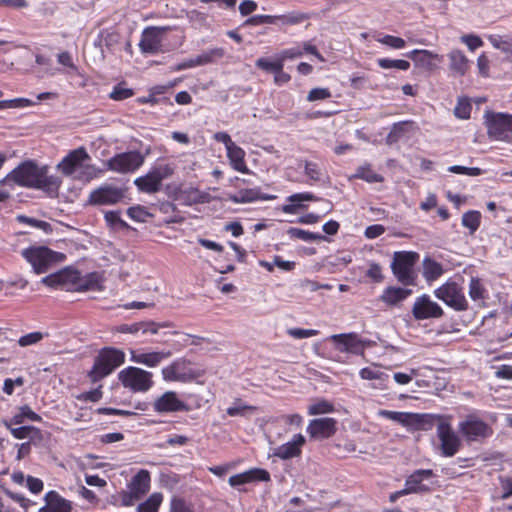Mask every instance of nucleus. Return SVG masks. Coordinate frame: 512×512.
I'll return each mask as SVG.
<instances>
[{
	"label": "nucleus",
	"mask_w": 512,
	"mask_h": 512,
	"mask_svg": "<svg viewBox=\"0 0 512 512\" xmlns=\"http://www.w3.org/2000/svg\"><path fill=\"white\" fill-rule=\"evenodd\" d=\"M61 183L60 177L48 174L47 166H38L33 161H24L0 180L1 186L17 185L40 189L49 194L57 193Z\"/></svg>",
	"instance_id": "f257e3e1"
},
{
	"label": "nucleus",
	"mask_w": 512,
	"mask_h": 512,
	"mask_svg": "<svg viewBox=\"0 0 512 512\" xmlns=\"http://www.w3.org/2000/svg\"><path fill=\"white\" fill-rule=\"evenodd\" d=\"M91 157L84 147L70 151L57 165L66 176H74L78 180L90 181L101 174V170L90 163Z\"/></svg>",
	"instance_id": "f03ea898"
},
{
	"label": "nucleus",
	"mask_w": 512,
	"mask_h": 512,
	"mask_svg": "<svg viewBox=\"0 0 512 512\" xmlns=\"http://www.w3.org/2000/svg\"><path fill=\"white\" fill-rule=\"evenodd\" d=\"M458 432L467 443L482 444L493 436L494 429L478 412H472L458 423Z\"/></svg>",
	"instance_id": "7ed1b4c3"
},
{
	"label": "nucleus",
	"mask_w": 512,
	"mask_h": 512,
	"mask_svg": "<svg viewBox=\"0 0 512 512\" xmlns=\"http://www.w3.org/2000/svg\"><path fill=\"white\" fill-rule=\"evenodd\" d=\"M419 258V253L415 251L394 252L391 270L397 281L403 286L408 287L417 284L418 274L415 265Z\"/></svg>",
	"instance_id": "20e7f679"
},
{
	"label": "nucleus",
	"mask_w": 512,
	"mask_h": 512,
	"mask_svg": "<svg viewBox=\"0 0 512 512\" xmlns=\"http://www.w3.org/2000/svg\"><path fill=\"white\" fill-rule=\"evenodd\" d=\"M174 171L173 163H156L145 175L137 177L134 184L140 192L154 194L161 190L162 182L171 177Z\"/></svg>",
	"instance_id": "39448f33"
},
{
	"label": "nucleus",
	"mask_w": 512,
	"mask_h": 512,
	"mask_svg": "<svg viewBox=\"0 0 512 512\" xmlns=\"http://www.w3.org/2000/svg\"><path fill=\"white\" fill-rule=\"evenodd\" d=\"M21 256L32 266L34 273H46L54 264L61 262L64 255L45 246H31L21 251Z\"/></svg>",
	"instance_id": "423d86ee"
},
{
	"label": "nucleus",
	"mask_w": 512,
	"mask_h": 512,
	"mask_svg": "<svg viewBox=\"0 0 512 512\" xmlns=\"http://www.w3.org/2000/svg\"><path fill=\"white\" fill-rule=\"evenodd\" d=\"M125 354L115 348H104L96 357L94 365L89 372L93 382H97L112 373L117 367L124 363Z\"/></svg>",
	"instance_id": "0eeeda50"
},
{
	"label": "nucleus",
	"mask_w": 512,
	"mask_h": 512,
	"mask_svg": "<svg viewBox=\"0 0 512 512\" xmlns=\"http://www.w3.org/2000/svg\"><path fill=\"white\" fill-rule=\"evenodd\" d=\"M435 296L455 311L462 312L469 309V303L464 294L463 287L455 281H446L434 291Z\"/></svg>",
	"instance_id": "6e6552de"
},
{
	"label": "nucleus",
	"mask_w": 512,
	"mask_h": 512,
	"mask_svg": "<svg viewBox=\"0 0 512 512\" xmlns=\"http://www.w3.org/2000/svg\"><path fill=\"white\" fill-rule=\"evenodd\" d=\"M152 373L138 367H127L119 372L118 378L125 388L133 392H146L152 385Z\"/></svg>",
	"instance_id": "1a4fd4ad"
},
{
	"label": "nucleus",
	"mask_w": 512,
	"mask_h": 512,
	"mask_svg": "<svg viewBox=\"0 0 512 512\" xmlns=\"http://www.w3.org/2000/svg\"><path fill=\"white\" fill-rule=\"evenodd\" d=\"M487 133L497 141H512V114L491 112L486 116Z\"/></svg>",
	"instance_id": "9d476101"
},
{
	"label": "nucleus",
	"mask_w": 512,
	"mask_h": 512,
	"mask_svg": "<svg viewBox=\"0 0 512 512\" xmlns=\"http://www.w3.org/2000/svg\"><path fill=\"white\" fill-rule=\"evenodd\" d=\"M450 422L451 416H448L437 424V436L440 440L441 454L444 457H453L462 446L461 439L452 429Z\"/></svg>",
	"instance_id": "9b49d317"
},
{
	"label": "nucleus",
	"mask_w": 512,
	"mask_h": 512,
	"mask_svg": "<svg viewBox=\"0 0 512 512\" xmlns=\"http://www.w3.org/2000/svg\"><path fill=\"white\" fill-rule=\"evenodd\" d=\"M144 163V156L139 151H129L116 154L106 161L108 170L116 173H132Z\"/></svg>",
	"instance_id": "f8f14e48"
},
{
	"label": "nucleus",
	"mask_w": 512,
	"mask_h": 512,
	"mask_svg": "<svg viewBox=\"0 0 512 512\" xmlns=\"http://www.w3.org/2000/svg\"><path fill=\"white\" fill-rule=\"evenodd\" d=\"M337 420L331 417L315 418L309 421L306 433L310 440L323 441L333 437L337 432Z\"/></svg>",
	"instance_id": "ddd939ff"
},
{
	"label": "nucleus",
	"mask_w": 512,
	"mask_h": 512,
	"mask_svg": "<svg viewBox=\"0 0 512 512\" xmlns=\"http://www.w3.org/2000/svg\"><path fill=\"white\" fill-rule=\"evenodd\" d=\"M125 195L126 189L104 184L90 193L89 202L93 205H115L120 203Z\"/></svg>",
	"instance_id": "4468645a"
},
{
	"label": "nucleus",
	"mask_w": 512,
	"mask_h": 512,
	"mask_svg": "<svg viewBox=\"0 0 512 512\" xmlns=\"http://www.w3.org/2000/svg\"><path fill=\"white\" fill-rule=\"evenodd\" d=\"M412 314L416 320L437 319L444 315V311L429 295L423 294L415 299Z\"/></svg>",
	"instance_id": "2eb2a0df"
},
{
	"label": "nucleus",
	"mask_w": 512,
	"mask_h": 512,
	"mask_svg": "<svg viewBox=\"0 0 512 512\" xmlns=\"http://www.w3.org/2000/svg\"><path fill=\"white\" fill-rule=\"evenodd\" d=\"M170 28L167 26L163 27H147L143 30L141 40L139 42V48L142 53L155 54L160 50L163 35Z\"/></svg>",
	"instance_id": "dca6fc26"
},
{
	"label": "nucleus",
	"mask_w": 512,
	"mask_h": 512,
	"mask_svg": "<svg viewBox=\"0 0 512 512\" xmlns=\"http://www.w3.org/2000/svg\"><path fill=\"white\" fill-rule=\"evenodd\" d=\"M330 339L335 347L341 352L361 354L365 348V342L357 333L335 334L332 335Z\"/></svg>",
	"instance_id": "f3484780"
},
{
	"label": "nucleus",
	"mask_w": 512,
	"mask_h": 512,
	"mask_svg": "<svg viewBox=\"0 0 512 512\" xmlns=\"http://www.w3.org/2000/svg\"><path fill=\"white\" fill-rule=\"evenodd\" d=\"M153 408L158 413H172L188 410L186 403L179 399L176 392L173 391H167L157 398L153 404Z\"/></svg>",
	"instance_id": "a211bd4d"
},
{
	"label": "nucleus",
	"mask_w": 512,
	"mask_h": 512,
	"mask_svg": "<svg viewBox=\"0 0 512 512\" xmlns=\"http://www.w3.org/2000/svg\"><path fill=\"white\" fill-rule=\"evenodd\" d=\"M434 476L431 469H418L410 474L405 480L404 489L408 494L426 493L430 491L429 486L423 484V481Z\"/></svg>",
	"instance_id": "6ab92c4d"
},
{
	"label": "nucleus",
	"mask_w": 512,
	"mask_h": 512,
	"mask_svg": "<svg viewBox=\"0 0 512 512\" xmlns=\"http://www.w3.org/2000/svg\"><path fill=\"white\" fill-rule=\"evenodd\" d=\"M132 362L142 364L148 367H156L163 360L169 358L171 353L169 351H151L144 352L139 350H131L130 351Z\"/></svg>",
	"instance_id": "aec40b11"
},
{
	"label": "nucleus",
	"mask_w": 512,
	"mask_h": 512,
	"mask_svg": "<svg viewBox=\"0 0 512 512\" xmlns=\"http://www.w3.org/2000/svg\"><path fill=\"white\" fill-rule=\"evenodd\" d=\"M409 419L407 425L413 427L415 430L428 431L435 425L437 426L441 420L446 419L448 416L435 415V414H412L408 415Z\"/></svg>",
	"instance_id": "412c9836"
},
{
	"label": "nucleus",
	"mask_w": 512,
	"mask_h": 512,
	"mask_svg": "<svg viewBox=\"0 0 512 512\" xmlns=\"http://www.w3.org/2000/svg\"><path fill=\"white\" fill-rule=\"evenodd\" d=\"M269 478V473L266 470L254 468L243 473L231 476L229 478V484L232 487H238L256 481H268Z\"/></svg>",
	"instance_id": "4be33fe9"
},
{
	"label": "nucleus",
	"mask_w": 512,
	"mask_h": 512,
	"mask_svg": "<svg viewBox=\"0 0 512 512\" xmlns=\"http://www.w3.org/2000/svg\"><path fill=\"white\" fill-rule=\"evenodd\" d=\"M45 501L46 505L38 512H70L72 509L71 503L55 491H49L45 495Z\"/></svg>",
	"instance_id": "5701e85b"
},
{
	"label": "nucleus",
	"mask_w": 512,
	"mask_h": 512,
	"mask_svg": "<svg viewBox=\"0 0 512 512\" xmlns=\"http://www.w3.org/2000/svg\"><path fill=\"white\" fill-rule=\"evenodd\" d=\"M412 294V290L404 287L389 286L380 295V300L387 306H395L406 300Z\"/></svg>",
	"instance_id": "b1692460"
},
{
	"label": "nucleus",
	"mask_w": 512,
	"mask_h": 512,
	"mask_svg": "<svg viewBox=\"0 0 512 512\" xmlns=\"http://www.w3.org/2000/svg\"><path fill=\"white\" fill-rule=\"evenodd\" d=\"M151 477L149 471L141 469L134 475L128 483L127 488L130 489L134 495L142 498L150 490Z\"/></svg>",
	"instance_id": "393cba45"
},
{
	"label": "nucleus",
	"mask_w": 512,
	"mask_h": 512,
	"mask_svg": "<svg viewBox=\"0 0 512 512\" xmlns=\"http://www.w3.org/2000/svg\"><path fill=\"white\" fill-rule=\"evenodd\" d=\"M120 35L114 29H102L94 40V46L98 47L104 57L105 48L112 51L119 44Z\"/></svg>",
	"instance_id": "a878e982"
},
{
	"label": "nucleus",
	"mask_w": 512,
	"mask_h": 512,
	"mask_svg": "<svg viewBox=\"0 0 512 512\" xmlns=\"http://www.w3.org/2000/svg\"><path fill=\"white\" fill-rule=\"evenodd\" d=\"M224 55V50L222 48H213L207 51H204L200 55L196 56L194 59H190L188 62L183 63L180 68H193L196 66L205 65L213 62L216 59L222 58Z\"/></svg>",
	"instance_id": "bb28decb"
},
{
	"label": "nucleus",
	"mask_w": 512,
	"mask_h": 512,
	"mask_svg": "<svg viewBox=\"0 0 512 512\" xmlns=\"http://www.w3.org/2000/svg\"><path fill=\"white\" fill-rule=\"evenodd\" d=\"M227 157L230 161L231 167L241 173H250L245 163V151L238 145H233L227 151Z\"/></svg>",
	"instance_id": "cd10ccee"
},
{
	"label": "nucleus",
	"mask_w": 512,
	"mask_h": 512,
	"mask_svg": "<svg viewBox=\"0 0 512 512\" xmlns=\"http://www.w3.org/2000/svg\"><path fill=\"white\" fill-rule=\"evenodd\" d=\"M468 294L474 302L485 303V301L489 298V292L485 284L478 277H471Z\"/></svg>",
	"instance_id": "c85d7f7f"
},
{
	"label": "nucleus",
	"mask_w": 512,
	"mask_h": 512,
	"mask_svg": "<svg viewBox=\"0 0 512 512\" xmlns=\"http://www.w3.org/2000/svg\"><path fill=\"white\" fill-rule=\"evenodd\" d=\"M443 273L444 269L441 263L430 257L423 259V277L427 282L436 281Z\"/></svg>",
	"instance_id": "c756f323"
},
{
	"label": "nucleus",
	"mask_w": 512,
	"mask_h": 512,
	"mask_svg": "<svg viewBox=\"0 0 512 512\" xmlns=\"http://www.w3.org/2000/svg\"><path fill=\"white\" fill-rule=\"evenodd\" d=\"M450 69L456 74L463 76L469 69V60L460 50H453L449 53Z\"/></svg>",
	"instance_id": "7c9ffc66"
},
{
	"label": "nucleus",
	"mask_w": 512,
	"mask_h": 512,
	"mask_svg": "<svg viewBox=\"0 0 512 512\" xmlns=\"http://www.w3.org/2000/svg\"><path fill=\"white\" fill-rule=\"evenodd\" d=\"M256 66L266 72L278 74L283 70L284 58H282V57L259 58L256 61ZM275 81L279 82L278 75L275 76Z\"/></svg>",
	"instance_id": "2f4dec72"
},
{
	"label": "nucleus",
	"mask_w": 512,
	"mask_h": 512,
	"mask_svg": "<svg viewBox=\"0 0 512 512\" xmlns=\"http://www.w3.org/2000/svg\"><path fill=\"white\" fill-rule=\"evenodd\" d=\"M228 199L233 203H249L259 199H269L261 195L260 190L256 188L241 189L235 194H230Z\"/></svg>",
	"instance_id": "473e14b6"
},
{
	"label": "nucleus",
	"mask_w": 512,
	"mask_h": 512,
	"mask_svg": "<svg viewBox=\"0 0 512 512\" xmlns=\"http://www.w3.org/2000/svg\"><path fill=\"white\" fill-rule=\"evenodd\" d=\"M3 425L10 431L16 439L33 438L40 435V430L34 426L11 427V422L3 420Z\"/></svg>",
	"instance_id": "72a5a7b5"
},
{
	"label": "nucleus",
	"mask_w": 512,
	"mask_h": 512,
	"mask_svg": "<svg viewBox=\"0 0 512 512\" xmlns=\"http://www.w3.org/2000/svg\"><path fill=\"white\" fill-rule=\"evenodd\" d=\"M163 499L162 493L154 492L144 502L138 504L136 512H158Z\"/></svg>",
	"instance_id": "f704fd0d"
},
{
	"label": "nucleus",
	"mask_w": 512,
	"mask_h": 512,
	"mask_svg": "<svg viewBox=\"0 0 512 512\" xmlns=\"http://www.w3.org/2000/svg\"><path fill=\"white\" fill-rule=\"evenodd\" d=\"M481 213L477 210H469L462 215L461 224L473 235L481 225Z\"/></svg>",
	"instance_id": "c9c22d12"
},
{
	"label": "nucleus",
	"mask_w": 512,
	"mask_h": 512,
	"mask_svg": "<svg viewBox=\"0 0 512 512\" xmlns=\"http://www.w3.org/2000/svg\"><path fill=\"white\" fill-rule=\"evenodd\" d=\"M355 179H361L368 183H378L383 181V177L376 173L370 164L359 166L353 175Z\"/></svg>",
	"instance_id": "e433bc0d"
},
{
	"label": "nucleus",
	"mask_w": 512,
	"mask_h": 512,
	"mask_svg": "<svg viewBox=\"0 0 512 512\" xmlns=\"http://www.w3.org/2000/svg\"><path fill=\"white\" fill-rule=\"evenodd\" d=\"M335 412V406L326 399H317L307 408L308 415H322Z\"/></svg>",
	"instance_id": "4c0bfd02"
},
{
	"label": "nucleus",
	"mask_w": 512,
	"mask_h": 512,
	"mask_svg": "<svg viewBox=\"0 0 512 512\" xmlns=\"http://www.w3.org/2000/svg\"><path fill=\"white\" fill-rule=\"evenodd\" d=\"M79 289L83 291L100 290L101 289V276L93 272L85 275L79 282Z\"/></svg>",
	"instance_id": "58836bf2"
},
{
	"label": "nucleus",
	"mask_w": 512,
	"mask_h": 512,
	"mask_svg": "<svg viewBox=\"0 0 512 512\" xmlns=\"http://www.w3.org/2000/svg\"><path fill=\"white\" fill-rule=\"evenodd\" d=\"M290 237L300 239L305 242L323 241L326 239L325 236L319 233L309 232L304 229L290 227Z\"/></svg>",
	"instance_id": "ea45409f"
},
{
	"label": "nucleus",
	"mask_w": 512,
	"mask_h": 512,
	"mask_svg": "<svg viewBox=\"0 0 512 512\" xmlns=\"http://www.w3.org/2000/svg\"><path fill=\"white\" fill-rule=\"evenodd\" d=\"M406 57L412 59L417 63L424 65H431L430 60L437 59L438 54H435L429 50L415 49L405 54Z\"/></svg>",
	"instance_id": "a19ab883"
},
{
	"label": "nucleus",
	"mask_w": 512,
	"mask_h": 512,
	"mask_svg": "<svg viewBox=\"0 0 512 512\" xmlns=\"http://www.w3.org/2000/svg\"><path fill=\"white\" fill-rule=\"evenodd\" d=\"M290 504L295 506H303L302 509L295 512H313L318 508L317 502L311 497L310 494H305L304 497H293L290 499Z\"/></svg>",
	"instance_id": "79ce46f5"
},
{
	"label": "nucleus",
	"mask_w": 512,
	"mask_h": 512,
	"mask_svg": "<svg viewBox=\"0 0 512 512\" xmlns=\"http://www.w3.org/2000/svg\"><path fill=\"white\" fill-rule=\"evenodd\" d=\"M377 64L382 69H399L403 71H407L410 68V63L407 60L403 59H389V58H379L377 59Z\"/></svg>",
	"instance_id": "37998d69"
},
{
	"label": "nucleus",
	"mask_w": 512,
	"mask_h": 512,
	"mask_svg": "<svg viewBox=\"0 0 512 512\" xmlns=\"http://www.w3.org/2000/svg\"><path fill=\"white\" fill-rule=\"evenodd\" d=\"M46 336H47L46 333H43L40 331L31 332V333L21 336L18 339V345L20 347H28V346L36 345L39 342H41Z\"/></svg>",
	"instance_id": "c03bdc74"
},
{
	"label": "nucleus",
	"mask_w": 512,
	"mask_h": 512,
	"mask_svg": "<svg viewBox=\"0 0 512 512\" xmlns=\"http://www.w3.org/2000/svg\"><path fill=\"white\" fill-rule=\"evenodd\" d=\"M105 221L108 226L113 229H127L128 224L120 217V213L118 211H108L105 213Z\"/></svg>",
	"instance_id": "a18cd8bd"
},
{
	"label": "nucleus",
	"mask_w": 512,
	"mask_h": 512,
	"mask_svg": "<svg viewBox=\"0 0 512 512\" xmlns=\"http://www.w3.org/2000/svg\"><path fill=\"white\" fill-rule=\"evenodd\" d=\"M259 265L267 269L269 272H274L278 268L281 272H288V261L283 260L279 256H275L272 262L260 260Z\"/></svg>",
	"instance_id": "49530a36"
},
{
	"label": "nucleus",
	"mask_w": 512,
	"mask_h": 512,
	"mask_svg": "<svg viewBox=\"0 0 512 512\" xmlns=\"http://www.w3.org/2000/svg\"><path fill=\"white\" fill-rule=\"evenodd\" d=\"M179 363L174 362L171 365H168L162 368V376L165 381H181L183 380V375L179 372Z\"/></svg>",
	"instance_id": "de8ad7c7"
},
{
	"label": "nucleus",
	"mask_w": 512,
	"mask_h": 512,
	"mask_svg": "<svg viewBox=\"0 0 512 512\" xmlns=\"http://www.w3.org/2000/svg\"><path fill=\"white\" fill-rule=\"evenodd\" d=\"M489 41L494 48L504 53L512 54V40L504 39L500 35H491Z\"/></svg>",
	"instance_id": "09e8293b"
},
{
	"label": "nucleus",
	"mask_w": 512,
	"mask_h": 512,
	"mask_svg": "<svg viewBox=\"0 0 512 512\" xmlns=\"http://www.w3.org/2000/svg\"><path fill=\"white\" fill-rule=\"evenodd\" d=\"M133 90L125 87L123 84H118L114 86L113 90L110 92L109 97L115 101H122L127 98L133 96Z\"/></svg>",
	"instance_id": "8fccbe9b"
},
{
	"label": "nucleus",
	"mask_w": 512,
	"mask_h": 512,
	"mask_svg": "<svg viewBox=\"0 0 512 512\" xmlns=\"http://www.w3.org/2000/svg\"><path fill=\"white\" fill-rule=\"evenodd\" d=\"M67 275L65 272L60 271L47 275L41 279V283L48 287H57L65 283Z\"/></svg>",
	"instance_id": "3c124183"
},
{
	"label": "nucleus",
	"mask_w": 512,
	"mask_h": 512,
	"mask_svg": "<svg viewBox=\"0 0 512 512\" xmlns=\"http://www.w3.org/2000/svg\"><path fill=\"white\" fill-rule=\"evenodd\" d=\"M253 407L246 405L242 400H235L230 407L227 408L226 412L231 417L243 416L247 410H252Z\"/></svg>",
	"instance_id": "603ef678"
},
{
	"label": "nucleus",
	"mask_w": 512,
	"mask_h": 512,
	"mask_svg": "<svg viewBox=\"0 0 512 512\" xmlns=\"http://www.w3.org/2000/svg\"><path fill=\"white\" fill-rule=\"evenodd\" d=\"M359 375L364 380H384L388 377V375L381 370L372 367L362 368Z\"/></svg>",
	"instance_id": "864d4df0"
},
{
	"label": "nucleus",
	"mask_w": 512,
	"mask_h": 512,
	"mask_svg": "<svg viewBox=\"0 0 512 512\" xmlns=\"http://www.w3.org/2000/svg\"><path fill=\"white\" fill-rule=\"evenodd\" d=\"M379 43L387 45L393 49H402L406 46V42L403 38L393 36V35H384L382 37L376 38Z\"/></svg>",
	"instance_id": "5fc2aeb1"
},
{
	"label": "nucleus",
	"mask_w": 512,
	"mask_h": 512,
	"mask_svg": "<svg viewBox=\"0 0 512 512\" xmlns=\"http://www.w3.org/2000/svg\"><path fill=\"white\" fill-rule=\"evenodd\" d=\"M313 199L311 193H296L290 195V214L296 213L298 208L302 207V201H310Z\"/></svg>",
	"instance_id": "6e6d98bb"
},
{
	"label": "nucleus",
	"mask_w": 512,
	"mask_h": 512,
	"mask_svg": "<svg viewBox=\"0 0 512 512\" xmlns=\"http://www.w3.org/2000/svg\"><path fill=\"white\" fill-rule=\"evenodd\" d=\"M127 215L136 222H146L147 218L151 216L150 213L140 205L128 208Z\"/></svg>",
	"instance_id": "4d7b16f0"
},
{
	"label": "nucleus",
	"mask_w": 512,
	"mask_h": 512,
	"mask_svg": "<svg viewBox=\"0 0 512 512\" xmlns=\"http://www.w3.org/2000/svg\"><path fill=\"white\" fill-rule=\"evenodd\" d=\"M448 171L454 174H462L468 176H479L483 173L482 169L478 167H465L461 165L450 166Z\"/></svg>",
	"instance_id": "13d9d810"
},
{
	"label": "nucleus",
	"mask_w": 512,
	"mask_h": 512,
	"mask_svg": "<svg viewBox=\"0 0 512 512\" xmlns=\"http://www.w3.org/2000/svg\"><path fill=\"white\" fill-rule=\"evenodd\" d=\"M332 96L331 91L329 88H313L310 90L307 96V100L310 102L318 101V100H325Z\"/></svg>",
	"instance_id": "bf43d9fd"
},
{
	"label": "nucleus",
	"mask_w": 512,
	"mask_h": 512,
	"mask_svg": "<svg viewBox=\"0 0 512 512\" xmlns=\"http://www.w3.org/2000/svg\"><path fill=\"white\" fill-rule=\"evenodd\" d=\"M306 443L302 434H296L290 441V458L298 457L301 454V447Z\"/></svg>",
	"instance_id": "052dcab7"
},
{
	"label": "nucleus",
	"mask_w": 512,
	"mask_h": 512,
	"mask_svg": "<svg viewBox=\"0 0 512 512\" xmlns=\"http://www.w3.org/2000/svg\"><path fill=\"white\" fill-rule=\"evenodd\" d=\"M472 106L467 100H459L455 107V115L460 119H469Z\"/></svg>",
	"instance_id": "680f3d73"
},
{
	"label": "nucleus",
	"mask_w": 512,
	"mask_h": 512,
	"mask_svg": "<svg viewBox=\"0 0 512 512\" xmlns=\"http://www.w3.org/2000/svg\"><path fill=\"white\" fill-rule=\"evenodd\" d=\"M187 193V203L189 205L193 203H206L208 202L209 195L207 193H203L197 189H191Z\"/></svg>",
	"instance_id": "e2e57ef3"
},
{
	"label": "nucleus",
	"mask_w": 512,
	"mask_h": 512,
	"mask_svg": "<svg viewBox=\"0 0 512 512\" xmlns=\"http://www.w3.org/2000/svg\"><path fill=\"white\" fill-rule=\"evenodd\" d=\"M306 176L313 181H319L321 178V171L319 165L314 162L306 161L304 164Z\"/></svg>",
	"instance_id": "0e129e2a"
},
{
	"label": "nucleus",
	"mask_w": 512,
	"mask_h": 512,
	"mask_svg": "<svg viewBox=\"0 0 512 512\" xmlns=\"http://www.w3.org/2000/svg\"><path fill=\"white\" fill-rule=\"evenodd\" d=\"M170 512H194L191 506L183 499L173 497L170 502Z\"/></svg>",
	"instance_id": "69168bd1"
},
{
	"label": "nucleus",
	"mask_w": 512,
	"mask_h": 512,
	"mask_svg": "<svg viewBox=\"0 0 512 512\" xmlns=\"http://www.w3.org/2000/svg\"><path fill=\"white\" fill-rule=\"evenodd\" d=\"M120 504L123 507H131L141 498L134 495L133 492L127 488V490L121 491L119 493Z\"/></svg>",
	"instance_id": "338daca9"
},
{
	"label": "nucleus",
	"mask_w": 512,
	"mask_h": 512,
	"mask_svg": "<svg viewBox=\"0 0 512 512\" xmlns=\"http://www.w3.org/2000/svg\"><path fill=\"white\" fill-rule=\"evenodd\" d=\"M366 276L374 282H382L384 278L382 267L378 263H371L366 272Z\"/></svg>",
	"instance_id": "774afa93"
}]
</instances>
